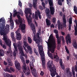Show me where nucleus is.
<instances>
[{"instance_id":"nucleus-12","label":"nucleus","mask_w":77,"mask_h":77,"mask_svg":"<svg viewBox=\"0 0 77 77\" xmlns=\"http://www.w3.org/2000/svg\"><path fill=\"white\" fill-rule=\"evenodd\" d=\"M39 54L41 57V59L42 60V63H45V58L44 57V56H45V54H44V52L43 50H41L39 52Z\"/></svg>"},{"instance_id":"nucleus-18","label":"nucleus","mask_w":77,"mask_h":77,"mask_svg":"<svg viewBox=\"0 0 77 77\" xmlns=\"http://www.w3.org/2000/svg\"><path fill=\"white\" fill-rule=\"evenodd\" d=\"M45 12L46 14V15L49 18H51V15L49 14H50V10H49V8H46L45 10Z\"/></svg>"},{"instance_id":"nucleus-14","label":"nucleus","mask_w":77,"mask_h":77,"mask_svg":"<svg viewBox=\"0 0 77 77\" xmlns=\"http://www.w3.org/2000/svg\"><path fill=\"white\" fill-rule=\"evenodd\" d=\"M49 39L51 42H52V44L54 45H56V41L55 40H53V34H51L49 37Z\"/></svg>"},{"instance_id":"nucleus-59","label":"nucleus","mask_w":77,"mask_h":77,"mask_svg":"<svg viewBox=\"0 0 77 77\" xmlns=\"http://www.w3.org/2000/svg\"><path fill=\"white\" fill-rule=\"evenodd\" d=\"M19 12L20 13V15H21L22 16L23 15V11H22V10H20Z\"/></svg>"},{"instance_id":"nucleus-28","label":"nucleus","mask_w":77,"mask_h":77,"mask_svg":"<svg viewBox=\"0 0 77 77\" xmlns=\"http://www.w3.org/2000/svg\"><path fill=\"white\" fill-rule=\"evenodd\" d=\"M25 14L26 15V17L29 23H30V19L29 17H28V13H25Z\"/></svg>"},{"instance_id":"nucleus-36","label":"nucleus","mask_w":77,"mask_h":77,"mask_svg":"<svg viewBox=\"0 0 77 77\" xmlns=\"http://www.w3.org/2000/svg\"><path fill=\"white\" fill-rule=\"evenodd\" d=\"M72 45L75 49L77 48V44L76 42H75L72 43Z\"/></svg>"},{"instance_id":"nucleus-1","label":"nucleus","mask_w":77,"mask_h":77,"mask_svg":"<svg viewBox=\"0 0 77 77\" xmlns=\"http://www.w3.org/2000/svg\"><path fill=\"white\" fill-rule=\"evenodd\" d=\"M5 19L1 18L0 19V35L1 36L3 35V39L5 41L6 45L10 47L11 46V41L10 40H8L7 37L6 35V33L5 32Z\"/></svg>"},{"instance_id":"nucleus-17","label":"nucleus","mask_w":77,"mask_h":77,"mask_svg":"<svg viewBox=\"0 0 77 77\" xmlns=\"http://www.w3.org/2000/svg\"><path fill=\"white\" fill-rule=\"evenodd\" d=\"M50 11H51V14L52 15H53L54 14V12H55V9L54 7L53 6H51L50 8Z\"/></svg>"},{"instance_id":"nucleus-50","label":"nucleus","mask_w":77,"mask_h":77,"mask_svg":"<svg viewBox=\"0 0 77 77\" xmlns=\"http://www.w3.org/2000/svg\"><path fill=\"white\" fill-rule=\"evenodd\" d=\"M5 71H8L9 72H11V71L10 70V69L8 68H6L5 69Z\"/></svg>"},{"instance_id":"nucleus-56","label":"nucleus","mask_w":77,"mask_h":77,"mask_svg":"<svg viewBox=\"0 0 77 77\" xmlns=\"http://www.w3.org/2000/svg\"><path fill=\"white\" fill-rule=\"evenodd\" d=\"M9 28V25H6L5 28V29H8Z\"/></svg>"},{"instance_id":"nucleus-37","label":"nucleus","mask_w":77,"mask_h":77,"mask_svg":"<svg viewBox=\"0 0 77 77\" xmlns=\"http://www.w3.org/2000/svg\"><path fill=\"white\" fill-rule=\"evenodd\" d=\"M29 66L31 69H33V67H34V64L32 62H30L29 63Z\"/></svg>"},{"instance_id":"nucleus-4","label":"nucleus","mask_w":77,"mask_h":77,"mask_svg":"<svg viewBox=\"0 0 77 77\" xmlns=\"http://www.w3.org/2000/svg\"><path fill=\"white\" fill-rule=\"evenodd\" d=\"M48 68L50 69L49 71H50L51 75L52 77H54L56 75V68L55 65H53V67H51V65H49Z\"/></svg>"},{"instance_id":"nucleus-64","label":"nucleus","mask_w":77,"mask_h":77,"mask_svg":"<svg viewBox=\"0 0 77 77\" xmlns=\"http://www.w3.org/2000/svg\"><path fill=\"white\" fill-rule=\"evenodd\" d=\"M59 15L61 17H62V15H63V14L62 13V12H61L60 14H59Z\"/></svg>"},{"instance_id":"nucleus-55","label":"nucleus","mask_w":77,"mask_h":77,"mask_svg":"<svg viewBox=\"0 0 77 77\" xmlns=\"http://www.w3.org/2000/svg\"><path fill=\"white\" fill-rule=\"evenodd\" d=\"M69 31H71V25H69V28H68Z\"/></svg>"},{"instance_id":"nucleus-3","label":"nucleus","mask_w":77,"mask_h":77,"mask_svg":"<svg viewBox=\"0 0 77 77\" xmlns=\"http://www.w3.org/2000/svg\"><path fill=\"white\" fill-rule=\"evenodd\" d=\"M23 43L24 46L25 47L23 46V47L24 48V50H25L26 53H28L29 52V54H32L33 53V51H32V49L31 48V47H30V46L29 45V44H28L27 42L25 41L23 42ZM26 47L27 48L28 50L26 49Z\"/></svg>"},{"instance_id":"nucleus-60","label":"nucleus","mask_w":77,"mask_h":77,"mask_svg":"<svg viewBox=\"0 0 77 77\" xmlns=\"http://www.w3.org/2000/svg\"><path fill=\"white\" fill-rule=\"evenodd\" d=\"M75 70L76 72H77V65L75 66Z\"/></svg>"},{"instance_id":"nucleus-46","label":"nucleus","mask_w":77,"mask_h":77,"mask_svg":"<svg viewBox=\"0 0 77 77\" xmlns=\"http://www.w3.org/2000/svg\"><path fill=\"white\" fill-rule=\"evenodd\" d=\"M10 71H11H11L12 72H14L15 69H14L13 68H12V67H10Z\"/></svg>"},{"instance_id":"nucleus-7","label":"nucleus","mask_w":77,"mask_h":77,"mask_svg":"<svg viewBox=\"0 0 77 77\" xmlns=\"http://www.w3.org/2000/svg\"><path fill=\"white\" fill-rule=\"evenodd\" d=\"M40 36H39V34L38 33H36V37L34 35L33 38V40L35 41V43L37 44H39L40 43Z\"/></svg>"},{"instance_id":"nucleus-45","label":"nucleus","mask_w":77,"mask_h":77,"mask_svg":"<svg viewBox=\"0 0 77 77\" xmlns=\"http://www.w3.org/2000/svg\"><path fill=\"white\" fill-rule=\"evenodd\" d=\"M42 67L43 69H45V63H42Z\"/></svg>"},{"instance_id":"nucleus-32","label":"nucleus","mask_w":77,"mask_h":77,"mask_svg":"<svg viewBox=\"0 0 77 77\" xmlns=\"http://www.w3.org/2000/svg\"><path fill=\"white\" fill-rule=\"evenodd\" d=\"M73 11L75 13V14L77 15V7L76 6H73Z\"/></svg>"},{"instance_id":"nucleus-31","label":"nucleus","mask_w":77,"mask_h":77,"mask_svg":"<svg viewBox=\"0 0 77 77\" xmlns=\"http://www.w3.org/2000/svg\"><path fill=\"white\" fill-rule=\"evenodd\" d=\"M0 45L4 49H6L7 48L6 45H3V42H2V40H1L0 42Z\"/></svg>"},{"instance_id":"nucleus-5","label":"nucleus","mask_w":77,"mask_h":77,"mask_svg":"<svg viewBox=\"0 0 77 77\" xmlns=\"http://www.w3.org/2000/svg\"><path fill=\"white\" fill-rule=\"evenodd\" d=\"M16 23L17 25H19V27L21 28L22 30H24L26 29V24H23V22L21 21V18L20 20H16Z\"/></svg>"},{"instance_id":"nucleus-35","label":"nucleus","mask_w":77,"mask_h":77,"mask_svg":"<svg viewBox=\"0 0 77 77\" xmlns=\"http://www.w3.org/2000/svg\"><path fill=\"white\" fill-rule=\"evenodd\" d=\"M67 2V4L69 6H71L72 4L71 3V0H66Z\"/></svg>"},{"instance_id":"nucleus-8","label":"nucleus","mask_w":77,"mask_h":77,"mask_svg":"<svg viewBox=\"0 0 77 77\" xmlns=\"http://www.w3.org/2000/svg\"><path fill=\"white\" fill-rule=\"evenodd\" d=\"M14 14H13V17H15L16 16H17V18L18 20H21V16L20 15L21 14V13L20 12H17L16 10H14Z\"/></svg>"},{"instance_id":"nucleus-43","label":"nucleus","mask_w":77,"mask_h":77,"mask_svg":"<svg viewBox=\"0 0 77 77\" xmlns=\"http://www.w3.org/2000/svg\"><path fill=\"white\" fill-rule=\"evenodd\" d=\"M72 17H70L69 19V25H71V24H72Z\"/></svg>"},{"instance_id":"nucleus-63","label":"nucleus","mask_w":77,"mask_h":77,"mask_svg":"<svg viewBox=\"0 0 77 77\" xmlns=\"http://www.w3.org/2000/svg\"><path fill=\"white\" fill-rule=\"evenodd\" d=\"M50 27L51 28L53 27V28H54V25L53 24H51L50 26Z\"/></svg>"},{"instance_id":"nucleus-15","label":"nucleus","mask_w":77,"mask_h":77,"mask_svg":"<svg viewBox=\"0 0 77 77\" xmlns=\"http://www.w3.org/2000/svg\"><path fill=\"white\" fill-rule=\"evenodd\" d=\"M56 38L57 39V42L58 45L57 47H60L61 46V41L60 39H59V34H56Z\"/></svg>"},{"instance_id":"nucleus-44","label":"nucleus","mask_w":77,"mask_h":77,"mask_svg":"<svg viewBox=\"0 0 77 77\" xmlns=\"http://www.w3.org/2000/svg\"><path fill=\"white\" fill-rule=\"evenodd\" d=\"M65 49L66 50V51L67 54H69V50H68V48H67V47H66V46H65Z\"/></svg>"},{"instance_id":"nucleus-34","label":"nucleus","mask_w":77,"mask_h":77,"mask_svg":"<svg viewBox=\"0 0 77 77\" xmlns=\"http://www.w3.org/2000/svg\"><path fill=\"white\" fill-rule=\"evenodd\" d=\"M5 55V52L2 50L0 49V56H3Z\"/></svg>"},{"instance_id":"nucleus-30","label":"nucleus","mask_w":77,"mask_h":77,"mask_svg":"<svg viewBox=\"0 0 77 77\" xmlns=\"http://www.w3.org/2000/svg\"><path fill=\"white\" fill-rule=\"evenodd\" d=\"M64 2V0H58V4L60 6L62 5V2Z\"/></svg>"},{"instance_id":"nucleus-41","label":"nucleus","mask_w":77,"mask_h":77,"mask_svg":"<svg viewBox=\"0 0 77 77\" xmlns=\"http://www.w3.org/2000/svg\"><path fill=\"white\" fill-rule=\"evenodd\" d=\"M10 23L11 25V27L12 28H14V21L13 20H11Z\"/></svg>"},{"instance_id":"nucleus-9","label":"nucleus","mask_w":77,"mask_h":77,"mask_svg":"<svg viewBox=\"0 0 77 77\" xmlns=\"http://www.w3.org/2000/svg\"><path fill=\"white\" fill-rule=\"evenodd\" d=\"M35 13V20H38V17H39V19H41L42 18V16L41 15V13H40V11H39V10H37V11H36Z\"/></svg>"},{"instance_id":"nucleus-57","label":"nucleus","mask_w":77,"mask_h":77,"mask_svg":"<svg viewBox=\"0 0 77 77\" xmlns=\"http://www.w3.org/2000/svg\"><path fill=\"white\" fill-rule=\"evenodd\" d=\"M39 9H40L42 11L43 10V7L41 6H39Z\"/></svg>"},{"instance_id":"nucleus-23","label":"nucleus","mask_w":77,"mask_h":77,"mask_svg":"<svg viewBox=\"0 0 77 77\" xmlns=\"http://www.w3.org/2000/svg\"><path fill=\"white\" fill-rule=\"evenodd\" d=\"M57 24L58 25V28L59 30H60V28L62 29V25L60 23V20H58L57 21Z\"/></svg>"},{"instance_id":"nucleus-33","label":"nucleus","mask_w":77,"mask_h":77,"mask_svg":"<svg viewBox=\"0 0 77 77\" xmlns=\"http://www.w3.org/2000/svg\"><path fill=\"white\" fill-rule=\"evenodd\" d=\"M48 1L49 2L50 6H53V2L52 1V0H48Z\"/></svg>"},{"instance_id":"nucleus-54","label":"nucleus","mask_w":77,"mask_h":77,"mask_svg":"<svg viewBox=\"0 0 77 77\" xmlns=\"http://www.w3.org/2000/svg\"><path fill=\"white\" fill-rule=\"evenodd\" d=\"M62 43L64 44L65 42V40L64 39V37H63V36H62Z\"/></svg>"},{"instance_id":"nucleus-6","label":"nucleus","mask_w":77,"mask_h":77,"mask_svg":"<svg viewBox=\"0 0 77 77\" xmlns=\"http://www.w3.org/2000/svg\"><path fill=\"white\" fill-rule=\"evenodd\" d=\"M17 46L18 48L19 52L21 53V55L25 56L24 53L23 49V47L21 46V42H20V41H19L18 42H17Z\"/></svg>"},{"instance_id":"nucleus-20","label":"nucleus","mask_w":77,"mask_h":77,"mask_svg":"<svg viewBox=\"0 0 77 77\" xmlns=\"http://www.w3.org/2000/svg\"><path fill=\"white\" fill-rule=\"evenodd\" d=\"M38 0H33V7L34 9H37V5H36V3H37Z\"/></svg>"},{"instance_id":"nucleus-24","label":"nucleus","mask_w":77,"mask_h":77,"mask_svg":"<svg viewBox=\"0 0 77 77\" xmlns=\"http://www.w3.org/2000/svg\"><path fill=\"white\" fill-rule=\"evenodd\" d=\"M32 73L33 75H34V77H36L37 74H36V69H33V70L32 71Z\"/></svg>"},{"instance_id":"nucleus-40","label":"nucleus","mask_w":77,"mask_h":77,"mask_svg":"<svg viewBox=\"0 0 77 77\" xmlns=\"http://www.w3.org/2000/svg\"><path fill=\"white\" fill-rule=\"evenodd\" d=\"M68 77H71L72 76L71 72H69L68 73H67Z\"/></svg>"},{"instance_id":"nucleus-47","label":"nucleus","mask_w":77,"mask_h":77,"mask_svg":"<svg viewBox=\"0 0 77 77\" xmlns=\"http://www.w3.org/2000/svg\"><path fill=\"white\" fill-rule=\"evenodd\" d=\"M7 62H8V63H11L12 61H11V59L9 58H8L7 59Z\"/></svg>"},{"instance_id":"nucleus-39","label":"nucleus","mask_w":77,"mask_h":77,"mask_svg":"<svg viewBox=\"0 0 77 77\" xmlns=\"http://www.w3.org/2000/svg\"><path fill=\"white\" fill-rule=\"evenodd\" d=\"M74 28L75 30L74 35L75 36H76L77 35V27H76L75 26H74Z\"/></svg>"},{"instance_id":"nucleus-11","label":"nucleus","mask_w":77,"mask_h":77,"mask_svg":"<svg viewBox=\"0 0 77 77\" xmlns=\"http://www.w3.org/2000/svg\"><path fill=\"white\" fill-rule=\"evenodd\" d=\"M66 42L67 45H68V42L69 44H71V37L70 36L69 34H68L66 37Z\"/></svg>"},{"instance_id":"nucleus-48","label":"nucleus","mask_w":77,"mask_h":77,"mask_svg":"<svg viewBox=\"0 0 77 77\" xmlns=\"http://www.w3.org/2000/svg\"><path fill=\"white\" fill-rule=\"evenodd\" d=\"M56 19L55 17H53L52 18V22L53 23H56Z\"/></svg>"},{"instance_id":"nucleus-19","label":"nucleus","mask_w":77,"mask_h":77,"mask_svg":"<svg viewBox=\"0 0 77 77\" xmlns=\"http://www.w3.org/2000/svg\"><path fill=\"white\" fill-rule=\"evenodd\" d=\"M27 66L26 63H23L22 67V70L24 72H26V71L27 70Z\"/></svg>"},{"instance_id":"nucleus-25","label":"nucleus","mask_w":77,"mask_h":77,"mask_svg":"<svg viewBox=\"0 0 77 77\" xmlns=\"http://www.w3.org/2000/svg\"><path fill=\"white\" fill-rule=\"evenodd\" d=\"M17 39V40H20L21 39V35L20 33H17L16 35Z\"/></svg>"},{"instance_id":"nucleus-16","label":"nucleus","mask_w":77,"mask_h":77,"mask_svg":"<svg viewBox=\"0 0 77 77\" xmlns=\"http://www.w3.org/2000/svg\"><path fill=\"white\" fill-rule=\"evenodd\" d=\"M15 65L16 68L17 69L18 71H20V63L17 61H15Z\"/></svg>"},{"instance_id":"nucleus-51","label":"nucleus","mask_w":77,"mask_h":77,"mask_svg":"<svg viewBox=\"0 0 77 77\" xmlns=\"http://www.w3.org/2000/svg\"><path fill=\"white\" fill-rule=\"evenodd\" d=\"M42 4L44 9H45V4L44 2H42Z\"/></svg>"},{"instance_id":"nucleus-38","label":"nucleus","mask_w":77,"mask_h":77,"mask_svg":"<svg viewBox=\"0 0 77 77\" xmlns=\"http://www.w3.org/2000/svg\"><path fill=\"white\" fill-rule=\"evenodd\" d=\"M28 40L29 44H31L32 42V39L30 37H28Z\"/></svg>"},{"instance_id":"nucleus-21","label":"nucleus","mask_w":77,"mask_h":77,"mask_svg":"<svg viewBox=\"0 0 77 77\" xmlns=\"http://www.w3.org/2000/svg\"><path fill=\"white\" fill-rule=\"evenodd\" d=\"M11 38H12V41L15 42H16V38H15V36H14V33L13 32H12L11 33Z\"/></svg>"},{"instance_id":"nucleus-58","label":"nucleus","mask_w":77,"mask_h":77,"mask_svg":"<svg viewBox=\"0 0 77 77\" xmlns=\"http://www.w3.org/2000/svg\"><path fill=\"white\" fill-rule=\"evenodd\" d=\"M8 65H9V66H12V65H13V63H12V61L10 63H9L8 64Z\"/></svg>"},{"instance_id":"nucleus-62","label":"nucleus","mask_w":77,"mask_h":77,"mask_svg":"<svg viewBox=\"0 0 77 77\" xmlns=\"http://www.w3.org/2000/svg\"><path fill=\"white\" fill-rule=\"evenodd\" d=\"M74 23H75L76 24V27H77V21L76 20H74Z\"/></svg>"},{"instance_id":"nucleus-52","label":"nucleus","mask_w":77,"mask_h":77,"mask_svg":"<svg viewBox=\"0 0 77 77\" xmlns=\"http://www.w3.org/2000/svg\"><path fill=\"white\" fill-rule=\"evenodd\" d=\"M70 70V69L69 68H68L66 69V72H67V74H68V73L69 72H71V71H69Z\"/></svg>"},{"instance_id":"nucleus-10","label":"nucleus","mask_w":77,"mask_h":77,"mask_svg":"<svg viewBox=\"0 0 77 77\" xmlns=\"http://www.w3.org/2000/svg\"><path fill=\"white\" fill-rule=\"evenodd\" d=\"M48 55L49 57H50L51 59H54V58L55 59V61L59 62V57L57 55H56L54 56V57H53V54L51 53L48 54Z\"/></svg>"},{"instance_id":"nucleus-26","label":"nucleus","mask_w":77,"mask_h":77,"mask_svg":"<svg viewBox=\"0 0 77 77\" xmlns=\"http://www.w3.org/2000/svg\"><path fill=\"white\" fill-rule=\"evenodd\" d=\"M24 73H25L26 75H29L30 74V70L29 69H27L25 72Z\"/></svg>"},{"instance_id":"nucleus-22","label":"nucleus","mask_w":77,"mask_h":77,"mask_svg":"<svg viewBox=\"0 0 77 77\" xmlns=\"http://www.w3.org/2000/svg\"><path fill=\"white\" fill-rule=\"evenodd\" d=\"M60 64L61 66V68L62 69H65V66L63 65V62H62V59L60 58Z\"/></svg>"},{"instance_id":"nucleus-49","label":"nucleus","mask_w":77,"mask_h":77,"mask_svg":"<svg viewBox=\"0 0 77 77\" xmlns=\"http://www.w3.org/2000/svg\"><path fill=\"white\" fill-rule=\"evenodd\" d=\"M54 33H55V34H58V33H59V32H58V31H57V30L56 29H55L54 30Z\"/></svg>"},{"instance_id":"nucleus-42","label":"nucleus","mask_w":77,"mask_h":77,"mask_svg":"<svg viewBox=\"0 0 77 77\" xmlns=\"http://www.w3.org/2000/svg\"><path fill=\"white\" fill-rule=\"evenodd\" d=\"M30 11V9L29 8H26L25 10V13H28Z\"/></svg>"},{"instance_id":"nucleus-29","label":"nucleus","mask_w":77,"mask_h":77,"mask_svg":"<svg viewBox=\"0 0 77 77\" xmlns=\"http://www.w3.org/2000/svg\"><path fill=\"white\" fill-rule=\"evenodd\" d=\"M32 30L33 32V33L34 35H35L36 33V28L35 26L33 25L32 27Z\"/></svg>"},{"instance_id":"nucleus-61","label":"nucleus","mask_w":77,"mask_h":77,"mask_svg":"<svg viewBox=\"0 0 77 77\" xmlns=\"http://www.w3.org/2000/svg\"><path fill=\"white\" fill-rule=\"evenodd\" d=\"M30 62V60H26V64H28Z\"/></svg>"},{"instance_id":"nucleus-27","label":"nucleus","mask_w":77,"mask_h":77,"mask_svg":"<svg viewBox=\"0 0 77 77\" xmlns=\"http://www.w3.org/2000/svg\"><path fill=\"white\" fill-rule=\"evenodd\" d=\"M46 23L47 26H50L51 25V22L50 20L48 19H46Z\"/></svg>"},{"instance_id":"nucleus-2","label":"nucleus","mask_w":77,"mask_h":77,"mask_svg":"<svg viewBox=\"0 0 77 77\" xmlns=\"http://www.w3.org/2000/svg\"><path fill=\"white\" fill-rule=\"evenodd\" d=\"M46 42L48 45V48H49V50L52 53H54L56 48V46L53 45V43L48 39V42L45 41Z\"/></svg>"},{"instance_id":"nucleus-13","label":"nucleus","mask_w":77,"mask_h":77,"mask_svg":"<svg viewBox=\"0 0 77 77\" xmlns=\"http://www.w3.org/2000/svg\"><path fill=\"white\" fill-rule=\"evenodd\" d=\"M63 23L65 28L66 27V17L65 15L63 14Z\"/></svg>"},{"instance_id":"nucleus-53","label":"nucleus","mask_w":77,"mask_h":77,"mask_svg":"<svg viewBox=\"0 0 77 77\" xmlns=\"http://www.w3.org/2000/svg\"><path fill=\"white\" fill-rule=\"evenodd\" d=\"M40 74L41 76H43V75H44V72L42 71H41V72Z\"/></svg>"}]
</instances>
